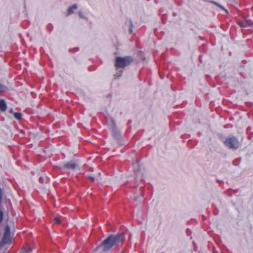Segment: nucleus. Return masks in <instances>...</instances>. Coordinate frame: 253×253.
<instances>
[{
  "label": "nucleus",
  "mask_w": 253,
  "mask_h": 253,
  "mask_svg": "<svg viewBox=\"0 0 253 253\" xmlns=\"http://www.w3.org/2000/svg\"><path fill=\"white\" fill-rule=\"evenodd\" d=\"M7 109V105L4 99L0 100V110L2 111H5Z\"/></svg>",
  "instance_id": "39448f33"
},
{
  "label": "nucleus",
  "mask_w": 253,
  "mask_h": 253,
  "mask_svg": "<svg viewBox=\"0 0 253 253\" xmlns=\"http://www.w3.org/2000/svg\"><path fill=\"white\" fill-rule=\"evenodd\" d=\"M238 24L241 27H245L246 26L244 22L241 21H238Z\"/></svg>",
  "instance_id": "9b49d317"
},
{
  "label": "nucleus",
  "mask_w": 253,
  "mask_h": 253,
  "mask_svg": "<svg viewBox=\"0 0 253 253\" xmlns=\"http://www.w3.org/2000/svg\"><path fill=\"white\" fill-rule=\"evenodd\" d=\"M219 5V6L220 7H221L222 9H223V10H225V9H224V8L223 7H222V6H220V5Z\"/></svg>",
  "instance_id": "2eb2a0df"
},
{
  "label": "nucleus",
  "mask_w": 253,
  "mask_h": 253,
  "mask_svg": "<svg viewBox=\"0 0 253 253\" xmlns=\"http://www.w3.org/2000/svg\"><path fill=\"white\" fill-rule=\"evenodd\" d=\"M224 143L229 149H237L239 147V141L235 137L226 138Z\"/></svg>",
  "instance_id": "7ed1b4c3"
},
{
  "label": "nucleus",
  "mask_w": 253,
  "mask_h": 253,
  "mask_svg": "<svg viewBox=\"0 0 253 253\" xmlns=\"http://www.w3.org/2000/svg\"><path fill=\"white\" fill-rule=\"evenodd\" d=\"M10 236V231L8 227H7L5 229V231L4 234L3 239L6 241L7 238H8Z\"/></svg>",
  "instance_id": "6e6552de"
},
{
  "label": "nucleus",
  "mask_w": 253,
  "mask_h": 253,
  "mask_svg": "<svg viewBox=\"0 0 253 253\" xmlns=\"http://www.w3.org/2000/svg\"><path fill=\"white\" fill-rule=\"evenodd\" d=\"M133 61L131 56H126L125 57H117L115 59V66L124 68L129 65Z\"/></svg>",
  "instance_id": "f03ea898"
},
{
  "label": "nucleus",
  "mask_w": 253,
  "mask_h": 253,
  "mask_svg": "<svg viewBox=\"0 0 253 253\" xmlns=\"http://www.w3.org/2000/svg\"><path fill=\"white\" fill-rule=\"evenodd\" d=\"M124 239V234L123 233L117 235H111L102 242L101 246L103 250L106 251L122 241Z\"/></svg>",
  "instance_id": "f257e3e1"
},
{
  "label": "nucleus",
  "mask_w": 253,
  "mask_h": 253,
  "mask_svg": "<svg viewBox=\"0 0 253 253\" xmlns=\"http://www.w3.org/2000/svg\"><path fill=\"white\" fill-rule=\"evenodd\" d=\"M130 27L129 29V33L130 34H131L132 33V22H130Z\"/></svg>",
  "instance_id": "ddd939ff"
},
{
  "label": "nucleus",
  "mask_w": 253,
  "mask_h": 253,
  "mask_svg": "<svg viewBox=\"0 0 253 253\" xmlns=\"http://www.w3.org/2000/svg\"><path fill=\"white\" fill-rule=\"evenodd\" d=\"M13 116L16 120H19L21 119L22 115L21 113L15 112L13 114Z\"/></svg>",
  "instance_id": "1a4fd4ad"
},
{
  "label": "nucleus",
  "mask_w": 253,
  "mask_h": 253,
  "mask_svg": "<svg viewBox=\"0 0 253 253\" xmlns=\"http://www.w3.org/2000/svg\"><path fill=\"white\" fill-rule=\"evenodd\" d=\"M77 166L75 162L70 161L64 165V168L68 169L74 170L77 167Z\"/></svg>",
  "instance_id": "20e7f679"
},
{
  "label": "nucleus",
  "mask_w": 253,
  "mask_h": 253,
  "mask_svg": "<svg viewBox=\"0 0 253 253\" xmlns=\"http://www.w3.org/2000/svg\"><path fill=\"white\" fill-rule=\"evenodd\" d=\"M31 252H32L31 248L30 246L26 245L22 249L20 253H29Z\"/></svg>",
  "instance_id": "423d86ee"
},
{
  "label": "nucleus",
  "mask_w": 253,
  "mask_h": 253,
  "mask_svg": "<svg viewBox=\"0 0 253 253\" xmlns=\"http://www.w3.org/2000/svg\"><path fill=\"white\" fill-rule=\"evenodd\" d=\"M88 177L90 180L91 181H92V182L94 181V178L93 176H92L91 175H88Z\"/></svg>",
  "instance_id": "4468645a"
},
{
  "label": "nucleus",
  "mask_w": 253,
  "mask_h": 253,
  "mask_svg": "<svg viewBox=\"0 0 253 253\" xmlns=\"http://www.w3.org/2000/svg\"><path fill=\"white\" fill-rule=\"evenodd\" d=\"M78 8L77 5L74 4L72 6H70L68 9V13L69 14H71L73 12V10H76Z\"/></svg>",
  "instance_id": "0eeeda50"
},
{
  "label": "nucleus",
  "mask_w": 253,
  "mask_h": 253,
  "mask_svg": "<svg viewBox=\"0 0 253 253\" xmlns=\"http://www.w3.org/2000/svg\"><path fill=\"white\" fill-rule=\"evenodd\" d=\"M3 212L1 210H0V222H1L2 221V219H3Z\"/></svg>",
  "instance_id": "f8f14e48"
},
{
  "label": "nucleus",
  "mask_w": 253,
  "mask_h": 253,
  "mask_svg": "<svg viewBox=\"0 0 253 253\" xmlns=\"http://www.w3.org/2000/svg\"><path fill=\"white\" fill-rule=\"evenodd\" d=\"M54 221L57 224H60L61 222L60 218L57 217L54 218Z\"/></svg>",
  "instance_id": "9d476101"
}]
</instances>
